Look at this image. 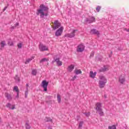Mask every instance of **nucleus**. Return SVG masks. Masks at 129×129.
<instances>
[{
    "label": "nucleus",
    "mask_w": 129,
    "mask_h": 129,
    "mask_svg": "<svg viewBox=\"0 0 129 129\" xmlns=\"http://www.w3.org/2000/svg\"><path fill=\"white\" fill-rule=\"evenodd\" d=\"M39 8H40V9L37 10V11L36 12V15L37 16H39V15H40V18H44V16L47 17L48 15L47 14V13H45V12H48V11L49 10V8L45 6L44 4L41 5L39 6Z\"/></svg>",
    "instance_id": "nucleus-1"
},
{
    "label": "nucleus",
    "mask_w": 129,
    "mask_h": 129,
    "mask_svg": "<svg viewBox=\"0 0 129 129\" xmlns=\"http://www.w3.org/2000/svg\"><path fill=\"white\" fill-rule=\"evenodd\" d=\"M53 24L52 26L53 30H57V29H59L61 27V23L57 20L55 21Z\"/></svg>",
    "instance_id": "nucleus-2"
},
{
    "label": "nucleus",
    "mask_w": 129,
    "mask_h": 129,
    "mask_svg": "<svg viewBox=\"0 0 129 129\" xmlns=\"http://www.w3.org/2000/svg\"><path fill=\"white\" fill-rule=\"evenodd\" d=\"M63 30H64V27L63 26L60 27V28L57 29L55 32L56 37H60V36H62V33H63Z\"/></svg>",
    "instance_id": "nucleus-3"
},
{
    "label": "nucleus",
    "mask_w": 129,
    "mask_h": 129,
    "mask_svg": "<svg viewBox=\"0 0 129 129\" xmlns=\"http://www.w3.org/2000/svg\"><path fill=\"white\" fill-rule=\"evenodd\" d=\"M78 31V30H74L70 34H66L64 35V37L67 38H74L75 37V33Z\"/></svg>",
    "instance_id": "nucleus-4"
},
{
    "label": "nucleus",
    "mask_w": 129,
    "mask_h": 129,
    "mask_svg": "<svg viewBox=\"0 0 129 129\" xmlns=\"http://www.w3.org/2000/svg\"><path fill=\"white\" fill-rule=\"evenodd\" d=\"M48 84H49V82H47L46 81H43L42 82L41 86L44 89V91H47L48 88Z\"/></svg>",
    "instance_id": "nucleus-5"
},
{
    "label": "nucleus",
    "mask_w": 129,
    "mask_h": 129,
    "mask_svg": "<svg viewBox=\"0 0 129 129\" xmlns=\"http://www.w3.org/2000/svg\"><path fill=\"white\" fill-rule=\"evenodd\" d=\"M125 81V78L123 74L121 75L119 77V82L120 84H124V82Z\"/></svg>",
    "instance_id": "nucleus-6"
},
{
    "label": "nucleus",
    "mask_w": 129,
    "mask_h": 129,
    "mask_svg": "<svg viewBox=\"0 0 129 129\" xmlns=\"http://www.w3.org/2000/svg\"><path fill=\"white\" fill-rule=\"evenodd\" d=\"M40 51H48L49 50L48 47L43 44H40L39 46Z\"/></svg>",
    "instance_id": "nucleus-7"
},
{
    "label": "nucleus",
    "mask_w": 129,
    "mask_h": 129,
    "mask_svg": "<svg viewBox=\"0 0 129 129\" xmlns=\"http://www.w3.org/2000/svg\"><path fill=\"white\" fill-rule=\"evenodd\" d=\"M85 48V47L83 44H80L79 46H78L77 51V52H83V51H84Z\"/></svg>",
    "instance_id": "nucleus-8"
},
{
    "label": "nucleus",
    "mask_w": 129,
    "mask_h": 129,
    "mask_svg": "<svg viewBox=\"0 0 129 129\" xmlns=\"http://www.w3.org/2000/svg\"><path fill=\"white\" fill-rule=\"evenodd\" d=\"M54 61L56 62L57 66H62L63 62L62 61L60 60V58H56L54 59Z\"/></svg>",
    "instance_id": "nucleus-9"
},
{
    "label": "nucleus",
    "mask_w": 129,
    "mask_h": 129,
    "mask_svg": "<svg viewBox=\"0 0 129 129\" xmlns=\"http://www.w3.org/2000/svg\"><path fill=\"white\" fill-rule=\"evenodd\" d=\"M105 84H106V81H99V86L100 88H103L105 86Z\"/></svg>",
    "instance_id": "nucleus-10"
},
{
    "label": "nucleus",
    "mask_w": 129,
    "mask_h": 129,
    "mask_svg": "<svg viewBox=\"0 0 129 129\" xmlns=\"http://www.w3.org/2000/svg\"><path fill=\"white\" fill-rule=\"evenodd\" d=\"M96 109L97 111H101V103H97L96 105Z\"/></svg>",
    "instance_id": "nucleus-11"
},
{
    "label": "nucleus",
    "mask_w": 129,
    "mask_h": 129,
    "mask_svg": "<svg viewBox=\"0 0 129 129\" xmlns=\"http://www.w3.org/2000/svg\"><path fill=\"white\" fill-rule=\"evenodd\" d=\"M75 66L74 64H71L68 67V72H72L74 70V68Z\"/></svg>",
    "instance_id": "nucleus-12"
},
{
    "label": "nucleus",
    "mask_w": 129,
    "mask_h": 129,
    "mask_svg": "<svg viewBox=\"0 0 129 129\" xmlns=\"http://www.w3.org/2000/svg\"><path fill=\"white\" fill-rule=\"evenodd\" d=\"M96 74L97 73L96 72L93 73V71H90V75H89L90 77H91V78H93V79H94V78H95V77L96 76Z\"/></svg>",
    "instance_id": "nucleus-13"
},
{
    "label": "nucleus",
    "mask_w": 129,
    "mask_h": 129,
    "mask_svg": "<svg viewBox=\"0 0 129 129\" xmlns=\"http://www.w3.org/2000/svg\"><path fill=\"white\" fill-rule=\"evenodd\" d=\"M5 96L7 97L8 100H12V99H13V97L12 96V95L8 93H6Z\"/></svg>",
    "instance_id": "nucleus-14"
},
{
    "label": "nucleus",
    "mask_w": 129,
    "mask_h": 129,
    "mask_svg": "<svg viewBox=\"0 0 129 129\" xmlns=\"http://www.w3.org/2000/svg\"><path fill=\"white\" fill-rule=\"evenodd\" d=\"M91 34H95L96 35H97V36H98V37L99 36V31L96 30V29H93L91 31Z\"/></svg>",
    "instance_id": "nucleus-15"
},
{
    "label": "nucleus",
    "mask_w": 129,
    "mask_h": 129,
    "mask_svg": "<svg viewBox=\"0 0 129 129\" xmlns=\"http://www.w3.org/2000/svg\"><path fill=\"white\" fill-rule=\"evenodd\" d=\"M7 107H9L10 109H15V105H11L10 103H8L6 105Z\"/></svg>",
    "instance_id": "nucleus-16"
},
{
    "label": "nucleus",
    "mask_w": 129,
    "mask_h": 129,
    "mask_svg": "<svg viewBox=\"0 0 129 129\" xmlns=\"http://www.w3.org/2000/svg\"><path fill=\"white\" fill-rule=\"evenodd\" d=\"M99 78L100 79L99 81H106V78H105L103 76H100L99 77Z\"/></svg>",
    "instance_id": "nucleus-17"
},
{
    "label": "nucleus",
    "mask_w": 129,
    "mask_h": 129,
    "mask_svg": "<svg viewBox=\"0 0 129 129\" xmlns=\"http://www.w3.org/2000/svg\"><path fill=\"white\" fill-rule=\"evenodd\" d=\"M74 72H75V74H76L77 75H78V74H82V71H81V70H75L74 71Z\"/></svg>",
    "instance_id": "nucleus-18"
},
{
    "label": "nucleus",
    "mask_w": 129,
    "mask_h": 129,
    "mask_svg": "<svg viewBox=\"0 0 129 129\" xmlns=\"http://www.w3.org/2000/svg\"><path fill=\"white\" fill-rule=\"evenodd\" d=\"M108 68H109L108 66H104L103 68L102 69V72H105V71H108Z\"/></svg>",
    "instance_id": "nucleus-19"
},
{
    "label": "nucleus",
    "mask_w": 129,
    "mask_h": 129,
    "mask_svg": "<svg viewBox=\"0 0 129 129\" xmlns=\"http://www.w3.org/2000/svg\"><path fill=\"white\" fill-rule=\"evenodd\" d=\"M34 58H35V57L32 56L31 58L27 59L25 61V64H28V63H30V62H31V61H32V60H33Z\"/></svg>",
    "instance_id": "nucleus-20"
},
{
    "label": "nucleus",
    "mask_w": 129,
    "mask_h": 129,
    "mask_svg": "<svg viewBox=\"0 0 129 129\" xmlns=\"http://www.w3.org/2000/svg\"><path fill=\"white\" fill-rule=\"evenodd\" d=\"M48 61H49V58H44L40 61V63H43V62H48Z\"/></svg>",
    "instance_id": "nucleus-21"
},
{
    "label": "nucleus",
    "mask_w": 129,
    "mask_h": 129,
    "mask_svg": "<svg viewBox=\"0 0 129 129\" xmlns=\"http://www.w3.org/2000/svg\"><path fill=\"white\" fill-rule=\"evenodd\" d=\"M1 46L2 47V48H4L5 47V46H6V41H3L1 42Z\"/></svg>",
    "instance_id": "nucleus-22"
},
{
    "label": "nucleus",
    "mask_w": 129,
    "mask_h": 129,
    "mask_svg": "<svg viewBox=\"0 0 129 129\" xmlns=\"http://www.w3.org/2000/svg\"><path fill=\"white\" fill-rule=\"evenodd\" d=\"M57 100L58 103H60V102H61V96L59 94L57 95Z\"/></svg>",
    "instance_id": "nucleus-23"
},
{
    "label": "nucleus",
    "mask_w": 129,
    "mask_h": 129,
    "mask_svg": "<svg viewBox=\"0 0 129 129\" xmlns=\"http://www.w3.org/2000/svg\"><path fill=\"white\" fill-rule=\"evenodd\" d=\"M26 129H31V125L28 123H26L25 124Z\"/></svg>",
    "instance_id": "nucleus-24"
},
{
    "label": "nucleus",
    "mask_w": 129,
    "mask_h": 129,
    "mask_svg": "<svg viewBox=\"0 0 129 129\" xmlns=\"http://www.w3.org/2000/svg\"><path fill=\"white\" fill-rule=\"evenodd\" d=\"M108 129H116V126L115 125H113L112 126H109L108 127Z\"/></svg>",
    "instance_id": "nucleus-25"
},
{
    "label": "nucleus",
    "mask_w": 129,
    "mask_h": 129,
    "mask_svg": "<svg viewBox=\"0 0 129 129\" xmlns=\"http://www.w3.org/2000/svg\"><path fill=\"white\" fill-rule=\"evenodd\" d=\"M15 79L17 82H20V78L18 76H16Z\"/></svg>",
    "instance_id": "nucleus-26"
},
{
    "label": "nucleus",
    "mask_w": 129,
    "mask_h": 129,
    "mask_svg": "<svg viewBox=\"0 0 129 129\" xmlns=\"http://www.w3.org/2000/svg\"><path fill=\"white\" fill-rule=\"evenodd\" d=\"M83 125V121H80L79 124V128H81Z\"/></svg>",
    "instance_id": "nucleus-27"
},
{
    "label": "nucleus",
    "mask_w": 129,
    "mask_h": 129,
    "mask_svg": "<svg viewBox=\"0 0 129 129\" xmlns=\"http://www.w3.org/2000/svg\"><path fill=\"white\" fill-rule=\"evenodd\" d=\"M14 90H15L16 92H19V88L18 86H16L14 87Z\"/></svg>",
    "instance_id": "nucleus-28"
},
{
    "label": "nucleus",
    "mask_w": 129,
    "mask_h": 129,
    "mask_svg": "<svg viewBox=\"0 0 129 129\" xmlns=\"http://www.w3.org/2000/svg\"><path fill=\"white\" fill-rule=\"evenodd\" d=\"M8 44L9 45V46H13V41H12L11 40H9L8 41Z\"/></svg>",
    "instance_id": "nucleus-29"
},
{
    "label": "nucleus",
    "mask_w": 129,
    "mask_h": 129,
    "mask_svg": "<svg viewBox=\"0 0 129 129\" xmlns=\"http://www.w3.org/2000/svg\"><path fill=\"white\" fill-rule=\"evenodd\" d=\"M28 92H29V88L26 87V90L25 91V96H27L28 95Z\"/></svg>",
    "instance_id": "nucleus-30"
},
{
    "label": "nucleus",
    "mask_w": 129,
    "mask_h": 129,
    "mask_svg": "<svg viewBox=\"0 0 129 129\" xmlns=\"http://www.w3.org/2000/svg\"><path fill=\"white\" fill-rule=\"evenodd\" d=\"M32 74H33V75H36L37 74V70H33L32 71Z\"/></svg>",
    "instance_id": "nucleus-31"
},
{
    "label": "nucleus",
    "mask_w": 129,
    "mask_h": 129,
    "mask_svg": "<svg viewBox=\"0 0 129 129\" xmlns=\"http://www.w3.org/2000/svg\"><path fill=\"white\" fill-rule=\"evenodd\" d=\"M100 115H103V112L102 111V109H101V111H98Z\"/></svg>",
    "instance_id": "nucleus-32"
},
{
    "label": "nucleus",
    "mask_w": 129,
    "mask_h": 129,
    "mask_svg": "<svg viewBox=\"0 0 129 129\" xmlns=\"http://www.w3.org/2000/svg\"><path fill=\"white\" fill-rule=\"evenodd\" d=\"M45 121H52V119H51L49 117H46L45 118Z\"/></svg>",
    "instance_id": "nucleus-33"
},
{
    "label": "nucleus",
    "mask_w": 129,
    "mask_h": 129,
    "mask_svg": "<svg viewBox=\"0 0 129 129\" xmlns=\"http://www.w3.org/2000/svg\"><path fill=\"white\" fill-rule=\"evenodd\" d=\"M18 48L21 49L22 48V43H18L17 45Z\"/></svg>",
    "instance_id": "nucleus-34"
},
{
    "label": "nucleus",
    "mask_w": 129,
    "mask_h": 129,
    "mask_svg": "<svg viewBox=\"0 0 129 129\" xmlns=\"http://www.w3.org/2000/svg\"><path fill=\"white\" fill-rule=\"evenodd\" d=\"M84 114H85L86 116H89V115H90V112L84 113Z\"/></svg>",
    "instance_id": "nucleus-35"
},
{
    "label": "nucleus",
    "mask_w": 129,
    "mask_h": 129,
    "mask_svg": "<svg viewBox=\"0 0 129 129\" xmlns=\"http://www.w3.org/2000/svg\"><path fill=\"white\" fill-rule=\"evenodd\" d=\"M91 23H93V22H95V18L94 17H92L91 18Z\"/></svg>",
    "instance_id": "nucleus-36"
},
{
    "label": "nucleus",
    "mask_w": 129,
    "mask_h": 129,
    "mask_svg": "<svg viewBox=\"0 0 129 129\" xmlns=\"http://www.w3.org/2000/svg\"><path fill=\"white\" fill-rule=\"evenodd\" d=\"M101 8L100 6H97V7L96 8V11H97V12H99V11H100V9Z\"/></svg>",
    "instance_id": "nucleus-37"
},
{
    "label": "nucleus",
    "mask_w": 129,
    "mask_h": 129,
    "mask_svg": "<svg viewBox=\"0 0 129 129\" xmlns=\"http://www.w3.org/2000/svg\"><path fill=\"white\" fill-rule=\"evenodd\" d=\"M76 78H77V76H75L72 79V81H74V80H75V79H76Z\"/></svg>",
    "instance_id": "nucleus-38"
},
{
    "label": "nucleus",
    "mask_w": 129,
    "mask_h": 129,
    "mask_svg": "<svg viewBox=\"0 0 129 129\" xmlns=\"http://www.w3.org/2000/svg\"><path fill=\"white\" fill-rule=\"evenodd\" d=\"M19 23H17L16 24H15V27H17V26H19Z\"/></svg>",
    "instance_id": "nucleus-39"
},
{
    "label": "nucleus",
    "mask_w": 129,
    "mask_h": 129,
    "mask_svg": "<svg viewBox=\"0 0 129 129\" xmlns=\"http://www.w3.org/2000/svg\"><path fill=\"white\" fill-rule=\"evenodd\" d=\"M16 98H19V93H17V96H16Z\"/></svg>",
    "instance_id": "nucleus-40"
},
{
    "label": "nucleus",
    "mask_w": 129,
    "mask_h": 129,
    "mask_svg": "<svg viewBox=\"0 0 129 129\" xmlns=\"http://www.w3.org/2000/svg\"><path fill=\"white\" fill-rule=\"evenodd\" d=\"M7 9V7H5V9H3V12H5Z\"/></svg>",
    "instance_id": "nucleus-41"
},
{
    "label": "nucleus",
    "mask_w": 129,
    "mask_h": 129,
    "mask_svg": "<svg viewBox=\"0 0 129 129\" xmlns=\"http://www.w3.org/2000/svg\"><path fill=\"white\" fill-rule=\"evenodd\" d=\"M104 97H105V98H106L107 97V96H106V95H104Z\"/></svg>",
    "instance_id": "nucleus-42"
},
{
    "label": "nucleus",
    "mask_w": 129,
    "mask_h": 129,
    "mask_svg": "<svg viewBox=\"0 0 129 129\" xmlns=\"http://www.w3.org/2000/svg\"><path fill=\"white\" fill-rule=\"evenodd\" d=\"M26 87H28L29 88V85L28 84H26Z\"/></svg>",
    "instance_id": "nucleus-43"
},
{
    "label": "nucleus",
    "mask_w": 129,
    "mask_h": 129,
    "mask_svg": "<svg viewBox=\"0 0 129 129\" xmlns=\"http://www.w3.org/2000/svg\"><path fill=\"white\" fill-rule=\"evenodd\" d=\"M0 122H2V118L0 117Z\"/></svg>",
    "instance_id": "nucleus-44"
},
{
    "label": "nucleus",
    "mask_w": 129,
    "mask_h": 129,
    "mask_svg": "<svg viewBox=\"0 0 129 129\" xmlns=\"http://www.w3.org/2000/svg\"><path fill=\"white\" fill-rule=\"evenodd\" d=\"M127 32H129V29L126 30Z\"/></svg>",
    "instance_id": "nucleus-45"
}]
</instances>
